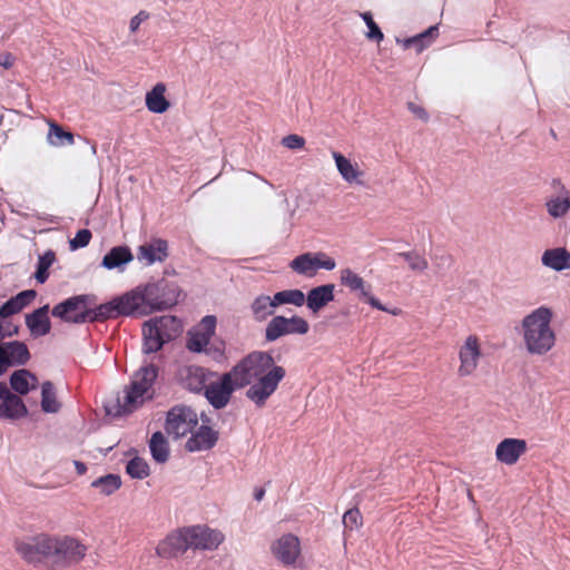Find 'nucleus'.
I'll return each mask as SVG.
<instances>
[{"mask_svg": "<svg viewBox=\"0 0 570 570\" xmlns=\"http://www.w3.org/2000/svg\"><path fill=\"white\" fill-rule=\"evenodd\" d=\"M285 374V368L277 365L271 354L262 351L248 354L232 368L236 385H250L246 396L257 406H263L273 395Z\"/></svg>", "mask_w": 570, "mask_h": 570, "instance_id": "1", "label": "nucleus"}, {"mask_svg": "<svg viewBox=\"0 0 570 570\" xmlns=\"http://www.w3.org/2000/svg\"><path fill=\"white\" fill-rule=\"evenodd\" d=\"M553 318V309L546 305L532 309L522 317L519 335L528 355L542 357L554 350L558 338Z\"/></svg>", "mask_w": 570, "mask_h": 570, "instance_id": "2", "label": "nucleus"}, {"mask_svg": "<svg viewBox=\"0 0 570 570\" xmlns=\"http://www.w3.org/2000/svg\"><path fill=\"white\" fill-rule=\"evenodd\" d=\"M157 377V368L154 365L141 367L137 371L130 384L118 395L115 401L106 404V411L111 415L128 414L138 409L145 401L153 397L151 386Z\"/></svg>", "mask_w": 570, "mask_h": 570, "instance_id": "3", "label": "nucleus"}, {"mask_svg": "<svg viewBox=\"0 0 570 570\" xmlns=\"http://www.w3.org/2000/svg\"><path fill=\"white\" fill-rule=\"evenodd\" d=\"M87 546L70 535H50V567L65 569L78 564L87 554Z\"/></svg>", "mask_w": 570, "mask_h": 570, "instance_id": "4", "label": "nucleus"}, {"mask_svg": "<svg viewBox=\"0 0 570 570\" xmlns=\"http://www.w3.org/2000/svg\"><path fill=\"white\" fill-rule=\"evenodd\" d=\"M217 320L214 315L204 316L200 322L187 333L186 347L194 353H205L213 358H219L224 354L223 344H210L215 335Z\"/></svg>", "mask_w": 570, "mask_h": 570, "instance_id": "5", "label": "nucleus"}, {"mask_svg": "<svg viewBox=\"0 0 570 570\" xmlns=\"http://www.w3.org/2000/svg\"><path fill=\"white\" fill-rule=\"evenodd\" d=\"M117 315H148L140 286H137L124 295L118 296L109 303L102 304L98 307L97 316L99 317L111 318Z\"/></svg>", "mask_w": 570, "mask_h": 570, "instance_id": "6", "label": "nucleus"}, {"mask_svg": "<svg viewBox=\"0 0 570 570\" xmlns=\"http://www.w3.org/2000/svg\"><path fill=\"white\" fill-rule=\"evenodd\" d=\"M139 286L148 315L167 309L178 303L179 292L173 284L161 281Z\"/></svg>", "mask_w": 570, "mask_h": 570, "instance_id": "7", "label": "nucleus"}, {"mask_svg": "<svg viewBox=\"0 0 570 570\" xmlns=\"http://www.w3.org/2000/svg\"><path fill=\"white\" fill-rule=\"evenodd\" d=\"M308 331V322L299 315L291 317L276 315L265 327V340L267 342H275L286 335H305Z\"/></svg>", "mask_w": 570, "mask_h": 570, "instance_id": "8", "label": "nucleus"}, {"mask_svg": "<svg viewBox=\"0 0 570 570\" xmlns=\"http://www.w3.org/2000/svg\"><path fill=\"white\" fill-rule=\"evenodd\" d=\"M272 557L284 567H295L302 557L301 539L291 532L282 533L269 546Z\"/></svg>", "mask_w": 570, "mask_h": 570, "instance_id": "9", "label": "nucleus"}, {"mask_svg": "<svg viewBox=\"0 0 570 570\" xmlns=\"http://www.w3.org/2000/svg\"><path fill=\"white\" fill-rule=\"evenodd\" d=\"M335 267V259L323 252H307L296 256L289 263V268L294 273L307 278L314 277L320 269L333 271Z\"/></svg>", "mask_w": 570, "mask_h": 570, "instance_id": "10", "label": "nucleus"}, {"mask_svg": "<svg viewBox=\"0 0 570 570\" xmlns=\"http://www.w3.org/2000/svg\"><path fill=\"white\" fill-rule=\"evenodd\" d=\"M482 355V344L479 336L474 334L466 336L458 351V376L470 377L474 375L480 365Z\"/></svg>", "mask_w": 570, "mask_h": 570, "instance_id": "11", "label": "nucleus"}, {"mask_svg": "<svg viewBox=\"0 0 570 570\" xmlns=\"http://www.w3.org/2000/svg\"><path fill=\"white\" fill-rule=\"evenodd\" d=\"M340 281L341 284L347 287L351 292L357 293L358 298L365 301L367 304H370L372 307L389 312L392 315H399L401 313V309L393 308L389 309L385 307L375 296L372 294L371 285L367 284L363 277H361L358 274L353 272L351 268H342L340 271Z\"/></svg>", "mask_w": 570, "mask_h": 570, "instance_id": "12", "label": "nucleus"}, {"mask_svg": "<svg viewBox=\"0 0 570 570\" xmlns=\"http://www.w3.org/2000/svg\"><path fill=\"white\" fill-rule=\"evenodd\" d=\"M198 425L197 413L187 406H176L167 413L166 432L175 439L191 433Z\"/></svg>", "mask_w": 570, "mask_h": 570, "instance_id": "13", "label": "nucleus"}, {"mask_svg": "<svg viewBox=\"0 0 570 570\" xmlns=\"http://www.w3.org/2000/svg\"><path fill=\"white\" fill-rule=\"evenodd\" d=\"M16 551L27 562L38 564L47 562L50 566V535L39 534L16 542Z\"/></svg>", "mask_w": 570, "mask_h": 570, "instance_id": "14", "label": "nucleus"}, {"mask_svg": "<svg viewBox=\"0 0 570 570\" xmlns=\"http://www.w3.org/2000/svg\"><path fill=\"white\" fill-rule=\"evenodd\" d=\"M52 315L68 323H83L89 318V296L70 297L52 308Z\"/></svg>", "mask_w": 570, "mask_h": 570, "instance_id": "15", "label": "nucleus"}, {"mask_svg": "<svg viewBox=\"0 0 570 570\" xmlns=\"http://www.w3.org/2000/svg\"><path fill=\"white\" fill-rule=\"evenodd\" d=\"M190 549L215 551L225 541V534L205 524L187 527Z\"/></svg>", "mask_w": 570, "mask_h": 570, "instance_id": "16", "label": "nucleus"}, {"mask_svg": "<svg viewBox=\"0 0 570 570\" xmlns=\"http://www.w3.org/2000/svg\"><path fill=\"white\" fill-rule=\"evenodd\" d=\"M240 386L236 385L235 376L232 371L223 374L218 381L207 383L205 387V396L208 402L216 409L225 407L235 389Z\"/></svg>", "mask_w": 570, "mask_h": 570, "instance_id": "17", "label": "nucleus"}, {"mask_svg": "<svg viewBox=\"0 0 570 570\" xmlns=\"http://www.w3.org/2000/svg\"><path fill=\"white\" fill-rule=\"evenodd\" d=\"M331 156L343 181L350 186H364L366 173L358 161L336 150H332Z\"/></svg>", "mask_w": 570, "mask_h": 570, "instance_id": "18", "label": "nucleus"}, {"mask_svg": "<svg viewBox=\"0 0 570 570\" xmlns=\"http://www.w3.org/2000/svg\"><path fill=\"white\" fill-rule=\"evenodd\" d=\"M556 190L546 198L544 208L553 220L564 219L570 212V190L554 181Z\"/></svg>", "mask_w": 570, "mask_h": 570, "instance_id": "19", "label": "nucleus"}, {"mask_svg": "<svg viewBox=\"0 0 570 570\" xmlns=\"http://www.w3.org/2000/svg\"><path fill=\"white\" fill-rule=\"evenodd\" d=\"M528 450L527 441L517 438H505L495 448V460L504 465H514Z\"/></svg>", "mask_w": 570, "mask_h": 570, "instance_id": "20", "label": "nucleus"}, {"mask_svg": "<svg viewBox=\"0 0 570 570\" xmlns=\"http://www.w3.org/2000/svg\"><path fill=\"white\" fill-rule=\"evenodd\" d=\"M190 549L188 528L171 532L156 547V553L161 558H173Z\"/></svg>", "mask_w": 570, "mask_h": 570, "instance_id": "21", "label": "nucleus"}, {"mask_svg": "<svg viewBox=\"0 0 570 570\" xmlns=\"http://www.w3.org/2000/svg\"><path fill=\"white\" fill-rule=\"evenodd\" d=\"M0 419L17 420L28 414L23 401L0 382Z\"/></svg>", "mask_w": 570, "mask_h": 570, "instance_id": "22", "label": "nucleus"}, {"mask_svg": "<svg viewBox=\"0 0 570 570\" xmlns=\"http://www.w3.org/2000/svg\"><path fill=\"white\" fill-rule=\"evenodd\" d=\"M213 373L197 365H184L178 371L179 382L191 392L205 390Z\"/></svg>", "mask_w": 570, "mask_h": 570, "instance_id": "23", "label": "nucleus"}, {"mask_svg": "<svg viewBox=\"0 0 570 570\" xmlns=\"http://www.w3.org/2000/svg\"><path fill=\"white\" fill-rule=\"evenodd\" d=\"M218 440V432L208 425H200L191 432L185 448L189 452H200L212 449Z\"/></svg>", "mask_w": 570, "mask_h": 570, "instance_id": "24", "label": "nucleus"}, {"mask_svg": "<svg viewBox=\"0 0 570 570\" xmlns=\"http://www.w3.org/2000/svg\"><path fill=\"white\" fill-rule=\"evenodd\" d=\"M167 243L163 239H154L138 247L137 259L146 266L157 262H164L168 256Z\"/></svg>", "mask_w": 570, "mask_h": 570, "instance_id": "25", "label": "nucleus"}, {"mask_svg": "<svg viewBox=\"0 0 570 570\" xmlns=\"http://www.w3.org/2000/svg\"><path fill=\"white\" fill-rule=\"evenodd\" d=\"M334 284H324L313 287L305 295V303L307 308L316 314L323 309L327 304L334 301Z\"/></svg>", "mask_w": 570, "mask_h": 570, "instance_id": "26", "label": "nucleus"}, {"mask_svg": "<svg viewBox=\"0 0 570 570\" xmlns=\"http://www.w3.org/2000/svg\"><path fill=\"white\" fill-rule=\"evenodd\" d=\"M541 264L553 272L570 269V252L566 247H552L543 250Z\"/></svg>", "mask_w": 570, "mask_h": 570, "instance_id": "27", "label": "nucleus"}, {"mask_svg": "<svg viewBox=\"0 0 570 570\" xmlns=\"http://www.w3.org/2000/svg\"><path fill=\"white\" fill-rule=\"evenodd\" d=\"M49 306L45 305L31 314L26 315V325L32 336H43L50 332Z\"/></svg>", "mask_w": 570, "mask_h": 570, "instance_id": "28", "label": "nucleus"}, {"mask_svg": "<svg viewBox=\"0 0 570 570\" xmlns=\"http://www.w3.org/2000/svg\"><path fill=\"white\" fill-rule=\"evenodd\" d=\"M166 86L163 82L156 83L151 90L146 94V107L150 112L164 114L169 107L170 102L167 100Z\"/></svg>", "mask_w": 570, "mask_h": 570, "instance_id": "29", "label": "nucleus"}, {"mask_svg": "<svg viewBox=\"0 0 570 570\" xmlns=\"http://www.w3.org/2000/svg\"><path fill=\"white\" fill-rule=\"evenodd\" d=\"M38 383L37 376L28 370L14 371L10 376L11 389L20 395L37 389Z\"/></svg>", "mask_w": 570, "mask_h": 570, "instance_id": "30", "label": "nucleus"}, {"mask_svg": "<svg viewBox=\"0 0 570 570\" xmlns=\"http://www.w3.org/2000/svg\"><path fill=\"white\" fill-rule=\"evenodd\" d=\"M132 259L134 255L127 246H116L104 256L101 266L106 269L122 268Z\"/></svg>", "mask_w": 570, "mask_h": 570, "instance_id": "31", "label": "nucleus"}, {"mask_svg": "<svg viewBox=\"0 0 570 570\" xmlns=\"http://www.w3.org/2000/svg\"><path fill=\"white\" fill-rule=\"evenodd\" d=\"M36 297L32 289L23 291L10 298L0 307V318H7L22 311Z\"/></svg>", "mask_w": 570, "mask_h": 570, "instance_id": "32", "label": "nucleus"}, {"mask_svg": "<svg viewBox=\"0 0 570 570\" xmlns=\"http://www.w3.org/2000/svg\"><path fill=\"white\" fill-rule=\"evenodd\" d=\"M276 308L277 305L274 303V295L268 296L261 294L250 304L253 317L258 322H263L269 316H273Z\"/></svg>", "mask_w": 570, "mask_h": 570, "instance_id": "33", "label": "nucleus"}, {"mask_svg": "<svg viewBox=\"0 0 570 570\" xmlns=\"http://www.w3.org/2000/svg\"><path fill=\"white\" fill-rule=\"evenodd\" d=\"M149 321L159 330L161 337H165L166 341L174 338L181 332V323L175 316L164 315Z\"/></svg>", "mask_w": 570, "mask_h": 570, "instance_id": "34", "label": "nucleus"}, {"mask_svg": "<svg viewBox=\"0 0 570 570\" xmlns=\"http://www.w3.org/2000/svg\"><path fill=\"white\" fill-rule=\"evenodd\" d=\"M2 345L4 347L8 361L10 362V367L14 365H23L29 361L30 354L24 343L12 341L3 343Z\"/></svg>", "mask_w": 570, "mask_h": 570, "instance_id": "35", "label": "nucleus"}, {"mask_svg": "<svg viewBox=\"0 0 570 570\" xmlns=\"http://www.w3.org/2000/svg\"><path fill=\"white\" fill-rule=\"evenodd\" d=\"M121 484V478L118 474L110 473L94 480L90 487L97 490L99 494L109 497L117 492Z\"/></svg>", "mask_w": 570, "mask_h": 570, "instance_id": "36", "label": "nucleus"}, {"mask_svg": "<svg viewBox=\"0 0 570 570\" xmlns=\"http://www.w3.org/2000/svg\"><path fill=\"white\" fill-rule=\"evenodd\" d=\"M144 351L146 353H153L161 348L163 344L166 342L165 337L159 333L154 324L148 321L145 323L144 330Z\"/></svg>", "mask_w": 570, "mask_h": 570, "instance_id": "37", "label": "nucleus"}, {"mask_svg": "<svg viewBox=\"0 0 570 570\" xmlns=\"http://www.w3.org/2000/svg\"><path fill=\"white\" fill-rule=\"evenodd\" d=\"M436 36H438V27L432 26L422 33H419V35L407 38V39H404L402 41V46L405 49L414 47L417 52H421L422 50H424L426 47H429L432 43V41L436 38Z\"/></svg>", "mask_w": 570, "mask_h": 570, "instance_id": "38", "label": "nucleus"}, {"mask_svg": "<svg viewBox=\"0 0 570 570\" xmlns=\"http://www.w3.org/2000/svg\"><path fill=\"white\" fill-rule=\"evenodd\" d=\"M149 449L153 459L158 463H164L169 458V446L161 432H155L149 441Z\"/></svg>", "mask_w": 570, "mask_h": 570, "instance_id": "39", "label": "nucleus"}, {"mask_svg": "<svg viewBox=\"0 0 570 570\" xmlns=\"http://www.w3.org/2000/svg\"><path fill=\"white\" fill-rule=\"evenodd\" d=\"M274 303L281 305H294L301 307L305 304V294L297 288L284 289L274 294Z\"/></svg>", "mask_w": 570, "mask_h": 570, "instance_id": "40", "label": "nucleus"}, {"mask_svg": "<svg viewBox=\"0 0 570 570\" xmlns=\"http://www.w3.org/2000/svg\"><path fill=\"white\" fill-rule=\"evenodd\" d=\"M60 407L56 399V391L53 384L49 381L41 385V409L46 413H56Z\"/></svg>", "mask_w": 570, "mask_h": 570, "instance_id": "41", "label": "nucleus"}, {"mask_svg": "<svg viewBox=\"0 0 570 570\" xmlns=\"http://www.w3.org/2000/svg\"><path fill=\"white\" fill-rule=\"evenodd\" d=\"M48 144L55 147L62 145H72L73 135L69 131H65L62 127L55 122H49V131L47 136Z\"/></svg>", "mask_w": 570, "mask_h": 570, "instance_id": "42", "label": "nucleus"}, {"mask_svg": "<svg viewBox=\"0 0 570 570\" xmlns=\"http://www.w3.org/2000/svg\"><path fill=\"white\" fill-rule=\"evenodd\" d=\"M126 472L134 479H145L149 475V465L141 458L131 459L126 465Z\"/></svg>", "mask_w": 570, "mask_h": 570, "instance_id": "43", "label": "nucleus"}, {"mask_svg": "<svg viewBox=\"0 0 570 570\" xmlns=\"http://www.w3.org/2000/svg\"><path fill=\"white\" fill-rule=\"evenodd\" d=\"M55 259V253L51 250H48L43 255L39 256L37 272L35 274L37 282L43 284L47 281L48 269L53 264Z\"/></svg>", "mask_w": 570, "mask_h": 570, "instance_id": "44", "label": "nucleus"}, {"mask_svg": "<svg viewBox=\"0 0 570 570\" xmlns=\"http://www.w3.org/2000/svg\"><path fill=\"white\" fill-rule=\"evenodd\" d=\"M400 256L413 272H424L429 267L426 258L415 250L401 253Z\"/></svg>", "mask_w": 570, "mask_h": 570, "instance_id": "45", "label": "nucleus"}, {"mask_svg": "<svg viewBox=\"0 0 570 570\" xmlns=\"http://www.w3.org/2000/svg\"><path fill=\"white\" fill-rule=\"evenodd\" d=\"M361 18L366 23L368 31L366 32V38L370 40H375L377 42L382 41L384 38L383 32L379 28V26L375 23V21L372 18V14L370 12H363L361 13Z\"/></svg>", "mask_w": 570, "mask_h": 570, "instance_id": "46", "label": "nucleus"}, {"mask_svg": "<svg viewBox=\"0 0 570 570\" xmlns=\"http://www.w3.org/2000/svg\"><path fill=\"white\" fill-rule=\"evenodd\" d=\"M362 515L357 509H351L343 515V524L346 530H357L362 527Z\"/></svg>", "mask_w": 570, "mask_h": 570, "instance_id": "47", "label": "nucleus"}, {"mask_svg": "<svg viewBox=\"0 0 570 570\" xmlns=\"http://www.w3.org/2000/svg\"><path fill=\"white\" fill-rule=\"evenodd\" d=\"M91 239V233L89 229H80L76 236L69 242L71 249L85 247Z\"/></svg>", "mask_w": 570, "mask_h": 570, "instance_id": "48", "label": "nucleus"}, {"mask_svg": "<svg viewBox=\"0 0 570 570\" xmlns=\"http://www.w3.org/2000/svg\"><path fill=\"white\" fill-rule=\"evenodd\" d=\"M18 332V325L13 324L11 321H7L6 318L0 321V342L4 338L17 335Z\"/></svg>", "mask_w": 570, "mask_h": 570, "instance_id": "49", "label": "nucleus"}, {"mask_svg": "<svg viewBox=\"0 0 570 570\" xmlns=\"http://www.w3.org/2000/svg\"><path fill=\"white\" fill-rule=\"evenodd\" d=\"M282 145L288 149H301L305 145V139L302 136L292 134V135L285 136L282 139Z\"/></svg>", "mask_w": 570, "mask_h": 570, "instance_id": "50", "label": "nucleus"}, {"mask_svg": "<svg viewBox=\"0 0 570 570\" xmlns=\"http://www.w3.org/2000/svg\"><path fill=\"white\" fill-rule=\"evenodd\" d=\"M149 19V13L145 10L139 11L129 21V30L131 33H136L142 22Z\"/></svg>", "mask_w": 570, "mask_h": 570, "instance_id": "51", "label": "nucleus"}, {"mask_svg": "<svg viewBox=\"0 0 570 570\" xmlns=\"http://www.w3.org/2000/svg\"><path fill=\"white\" fill-rule=\"evenodd\" d=\"M407 108L416 118H419L423 121H426L429 119L428 112L424 110L423 107H421L414 102H409Z\"/></svg>", "mask_w": 570, "mask_h": 570, "instance_id": "52", "label": "nucleus"}, {"mask_svg": "<svg viewBox=\"0 0 570 570\" xmlns=\"http://www.w3.org/2000/svg\"><path fill=\"white\" fill-rule=\"evenodd\" d=\"M9 367L10 362L8 361L3 345L0 344V376L3 375Z\"/></svg>", "mask_w": 570, "mask_h": 570, "instance_id": "53", "label": "nucleus"}, {"mask_svg": "<svg viewBox=\"0 0 570 570\" xmlns=\"http://www.w3.org/2000/svg\"><path fill=\"white\" fill-rule=\"evenodd\" d=\"M14 57L10 52H3L0 55V66L9 69L13 66Z\"/></svg>", "mask_w": 570, "mask_h": 570, "instance_id": "54", "label": "nucleus"}, {"mask_svg": "<svg viewBox=\"0 0 570 570\" xmlns=\"http://www.w3.org/2000/svg\"><path fill=\"white\" fill-rule=\"evenodd\" d=\"M73 464H75V468H76V471L78 474L82 475L86 473L87 466L85 463H82L80 461H75Z\"/></svg>", "mask_w": 570, "mask_h": 570, "instance_id": "55", "label": "nucleus"}, {"mask_svg": "<svg viewBox=\"0 0 570 570\" xmlns=\"http://www.w3.org/2000/svg\"><path fill=\"white\" fill-rule=\"evenodd\" d=\"M263 494H264V492H263V491H261L259 493H257V494H256V499H257V500H261V499H262V497H263Z\"/></svg>", "mask_w": 570, "mask_h": 570, "instance_id": "56", "label": "nucleus"}]
</instances>
